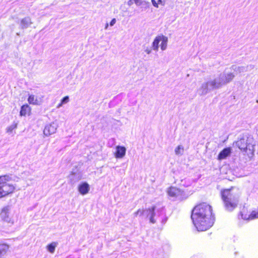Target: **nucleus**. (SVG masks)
<instances>
[{
  "label": "nucleus",
  "instance_id": "nucleus-1",
  "mask_svg": "<svg viewBox=\"0 0 258 258\" xmlns=\"http://www.w3.org/2000/svg\"><path fill=\"white\" fill-rule=\"evenodd\" d=\"M191 218L199 231H206L212 226L215 218L212 207L203 203L196 206L192 210Z\"/></svg>",
  "mask_w": 258,
  "mask_h": 258
},
{
  "label": "nucleus",
  "instance_id": "nucleus-2",
  "mask_svg": "<svg viewBox=\"0 0 258 258\" xmlns=\"http://www.w3.org/2000/svg\"><path fill=\"white\" fill-rule=\"evenodd\" d=\"M235 77L232 73H221L217 77L202 84L201 87L198 90V93L200 96L205 95L212 90L218 89L230 82Z\"/></svg>",
  "mask_w": 258,
  "mask_h": 258
},
{
  "label": "nucleus",
  "instance_id": "nucleus-3",
  "mask_svg": "<svg viewBox=\"0 0 258 258\" xmlns=\"http://www.w3.org/2000/svg\"><path fill=\"white\" fill-rule=\"evenodd\" d=\"M240 195L238 189L234 187L224 189L221 191V199L226 211L232 212L237 207Z\"/></svg>",
  "mask_w": 258,
  "mask_h": 258
},
{
  "label": "nucleus",
  "instance_id": "nucleus-4",
  "mask_svg": "<svg viewBox=\"0 0 258 258\" xmlns=\"http://www.w3.org/2000/svg\"><path fill=\"white\" fill-rule=\"evenodd\" d=\"M234 144L243 152H246L247 150H248L249 154H253L254 151L255 144L253 138L251 135L248 134L240 135L238 140L235 142Z\"/></svg>",
  "mask_w": 258,
  "mask_h": 258
},
{
  "label": "nucleus",
  "instance_id": "nucleus-5",
  "mask_svg": "<svg viewBox=\"0 0 258 258\" xmlns=\"http://www.w3.org/2000/svg\"><path fill=\"white\" fill-rule=\"evenodd\" d=\"M12 180L11 175L6 174L0 176V198L5 197L13 192L15 187L8 182Z\"/></svg>",
  "mask_w": 258,
  "mask_h": 258
},
{
  "label": "nucleus",
  "instance_id": "nucleus-6",
  "mask_svg": "<svg viewBox=\"0 0 258 258\" xmlns=\"http://www.w3.org/2000/svg\"><path fill=\"white\" fill-rule=\"evenodd\" d=\"M151 208H154V212L155 213L154 215V219L155 220L154 223L156 222L157 220H159L161 222L164 224L168 218L166 216V212L164 207H161L160 208H157L155 206H152Z\"/></svg>",
  "mask_w": 258,
  "mask_h": 258
},
{
  "label": "nucleus",
  "instance_id": "nucleus-7",
  "mask_svg": "<svg viewBox=\"0 0 258 258\" xmlns=\"http://www.w3.org/2000/svg\"><path fill=\"white\" fill-rule=\"evenodd\" d=\"M134 214L135 216L137 215H145L146 218L149 219L150 223L154 224L155 220L153 217L155 213L154 212V208H148L144 210L139 209Z\"/></svg>",
  "mask_w": 258,
  "mask_h": 258
},
{
  "label": "nucleus",
  "instance_id": "nucleus-8",
  "mask_svg": "<svg viewBox=\"0 0 258 258\" xmlns=\"http://www.w3.org/2000/svg\"><path fill=\"white\" fill-rule=\"evenodd\" d=\"M82 178V172L77 168H73L71 174L69 176L70 183L71 184H74Z\"/></svg>",
  "mask_w": 258,
  "mask_h": 258
},
{
  "label": "nucleus",
  "instance_id": "nucleus-9",
  "mask_svg": "<svg viewBox=\"0 0 258 258\" xmlns=\"http://www.w3.org/2000/svg\"><path fill=\"white\" fill-rule=\"evenodd\" d=\"M167 192L169 196L178 200H182L184 198L185 194L183 191L179 188L171 187L168 189Z\"/></svg>",
  "mask_w": 258,
  "mask_h": 258
},
{
  "label": "nucleus",
  "instance_id": "nucleus-10",
  "mask_svg": "<svg viewBox=\"0 0 258 258\" xmlns=\"http://www.w3.org/2000/svg\"><path fill=\"white\" fill-rule=\"evenodd\" d=\"M57 127L58 125L55 122L47 124L44 128L43 134L45 136H49L56 132Z\"/></svg>",
  "mask_w": 258,
  "mask_h": 258
},
{
  "label": "nucleus",
  "instance_id": "nucleus-11",
  "mask_svg": "<svg viewBox=\"0 0 258 258\" xmlns=\"http://www.w3.org/2000/svg\"><path fill=\"white\" fill-rule=\"evenodd\" d=\"M232 153V149L230 147H226L224 148L218 154V160H221L226 159L230 156Z\"/></svg>",
  "mask_w": 258,
  "mask_h": 258
},
{
  "label": "nucleus",
  "instance_id": "nucleus-12",
  "mask_svg": "<svg viewBox=\"0 0 258 258\" xmlns=\"http://www.w3.org/2000/svg\"><path fill=\"white\" fill-rule=\"evenodd\" d=\"M90 190V185L87 182H83L78 186V191L82 195H85Z\"/></svg>",
  "mask_w": 258,
  "mask_h": 258
},
{
  "label": "nucleus",
  "instance_id": "nucleus-13",
  "mask_svg": "<svg viewBox=\"0 0 258 258\" xmlns=\"http://www.w3.org/2000/svg\"><path fill=\"white\" fill-rule=\"evenodd\" d=\"M9 210L10 208L9 206L5 207L3 208L1 213V217L2 218L8 223L11 222V219L9 217Z\"/></svg>",
  "mask_w": 258,
  "mask_h": 258
},
{
  "label": "nucleus",
  "instance_id": "nucleus-14",
  "mask_svg": "<svg viewBox=\"0 0 258 258\" xmlns=\"http://www.w3.org/2000/svg\"><path fill=\"white\" fill-rule=\"evenodd\" d=\"M126 148L123 146H117L116 147V152L115 157L117 159L122 158L125 155Z\"/></svg>",
  "mask_w": 258,
  "mask_h": 258
},
{
  "label": "nucleus",
  "instance_id": "nucleus-15",
  "mask_svg": "<svg viewBox=\"0 0 258 258\" xmlns=\"http://www.w3.org/2000/svg\"><path fill=\"white\" fill-rule=\"evenodd\" d=\"M32 24L31 19L29 17H25L20 22V27L22 29L27 28Z\"/></svg>",
  "mask_w": 258,
  "mask_h": 258
},
{
  "label": "nucleus",
  "instance_id": "nucleus-16",
  "mask_svg": "<svg viewBox=\"0 0 258 258\" xmlns=\"http://www.w3.org/2000/svg\"><path fill=\"white\" fill-rule=\"evenodd\" d=\"M161 35L155 37L152 44V47L154 50H155L156 51H158L159 43L161 41Z\"/></svg>",
  "mask_w": 258,
  "mask_h": 258
},
{
  "label": "nucleus",
  "instance_id": "nucleus-17",
  "mask_svg": "<svg viewBox=\"0 0 258 258\" xmlns=\"http://www.w3.org/2000/svg\"><path fill=\"white\" fill-rule=\"evenodd\" d=\"M9 248V246L7 244H0V258H4Z\"/></svg>",
  "mask_w": 258,
  "mask_h": 258
},
{
  "label": "nucleus",
  "instance_id": "nucleus-18",
  "mask_svg": "<svg viewBox=\"0 0 258 258\" xmlns=\"http://www.w3.org/2000/svg\"><path fill=\"white\" fill-rule=\"evenodd\" d=\"M31 108L28 104H25L21 106L20 111L21 116H25L27 113L30 112Z\"/></svg>",
  "mask_w": 258,
  "mask_h": 258
},
{
  "label": "nucleus",
  "instance_id": "nucleus-19",
  "mask_svg": "<svg viewBox=\"0 0 258 258\" xmlns=\"http://www.w3.org/2000/svg\"><path fill=\"white\" fill-rule=\"evenodd\" d=\"M161 43L160 44L161 49L162 50H165L167 48L168 38L163 35H161Z\"/></svg>",
  "mask_w": 258,
  "mask_h": 258
},
{
  "label": "nucleus",
  "instance_id": "nucleus-20",
  "mask_svg": "<svg viewBox=\"0 0 258 258\" xmlns=\"http://www.w3.org/2000/svg\"><path fill=\"white\" fill-rule=\"evenodd\" d=\"M57 245V242H52L51 243L48 244L47 245V250L50 253H54L55 247Z\"/></svg>",
  "mask_w": 258,
  "mask_h": 258
},
{
  "label": "nucleus",
  "instance_id": "nucleus-21",
  "mask_svg": "<svg viewBox=\"0 0 258 258\" xmlns=\"http://www.w3.org/2000/svg\"><path fill=\"white\" fill-rule=\"evenodd\" d=\"M192 183V180L189 178H184L180 180V182L179 183L181 186L184 187H188Z\"/></svg>",
  "mask_w": 258,
  "mask_h": 258
},
{
  "label": "nucleus",
  "instance_id": "nucleus-22",
  "mask_svg": "<svg viewBox=\"0 0 258 258\" xmlns=\"http://www.w3.org/2000/svg\"><path fill=\"white\" fill-rule=\"evenodd\" d=\"M28 101L30 104L33 105H39V102L37 98H35L34 95H30L28 98Z\"/></svg>",
  "mask_w": 258,
  "mask_h": 258
},
{
  "label": "nucleus",
  "instance_id": "nucleus-23",
  "mask_svg": "<svg viewBox=\"0 0 258 258\" xmlns=\"http://www.w3.org/2000/svg\"><path fill=\"white\" fill-rule=\"evenodd\" d=\"M17 125L16 123H13L8 126L7 128V133L10 134L13 133V131L17 128Z\"/></svg>",
  "mask_w": 258,
  "mask_h": 258
},
{
  "label": "nucleus",
  "instance_id": "nucleus-24",
  "mask_svg": "<svg viewBox=\"0 0 258 258\" xmlns=\"http://www.w3.org/2000/svg\"><path fill=\"white\" fill-rule=\"evenodd\" d=\"M183 152V147L181 145L178 146L175 149L176 155H182Z\"/></svg>",
  "mask_w": 258,
  "mask_h": 258
},
{
  "label": "nucleus",
  "instance_id": "nucleus-25",
  "mask_svg": "<svg viewBox=\"0 0 258 258\" xmlns=\"http://www.w3.org/2000/svg\"><path fill=\"white\" fill-rule=\"evenodd\" d=\"M232 68L235 71H238L239 72H243L244 71H246V68L244 67H236L235 66H232Z\"/></svg>",
  "mask_w": 258,
  "mask_h": 258
},
{
  "label": "nucleus",
  "instance_id": "nucleus-26",
  "mask_svg": "<svg viewBox=\"0 0 258 258\" xmlns=\"http://www.w3.org/2000/svg\"><path fill=\"white\" fill-rule=\"evenodd\" d=\"M69 101V97L68 96H66L62 98L61 100V102L58 104V107L61 106L62 104H66Z\"/></svg>",
  "mask_w": 258,
  "mask_h": 258
},
{
  "label": "nucleus",
  "instance_id": "nucleus-27",
  "mask_svg": "<svg viewBox=\"0 0 258 258\" xmlns=\"http://www.w3.org/2000/svg\"><path fill=\"white\" fill-rule=\"evenodd\" d=\"M134 1L137 6H141L143 3L142 0H134Z\"/></svg>",
  "mask_w": 258,
  "mask_h": 258
},
{
  "label": "nucleus",
  "instance_id": "nucleus-28",
  "mask_svg": "<svg viewBox=\"0 0 258 258\" xmlns=\"http://www.w3.org/2000/svg\"><path fill=\"white\" fill-rule=\"evenodd\" d=\"M152 5L156 8H158V3L156 2V0H151Z\"/></svg>",
  "mask_w": 258,
  "mask_h": 258
},
{
  "label": "nucleus",
  "instance_id": "nucleus-29",
  "mask_svg": "<svg viewBox=\"0 0 258 258\" xmlns=\"http://www.w3.org/2000/svg\"><path fill=\"white\" fill-rule=\"evenodd\" d=\"M116 19L115 18H113L111 20V21L110 22V26H113L115 23H116Z\"/></svg>",
  "mask_w": 258,
  "mask_h": 258
},
{
  "label": "nucleus",
  "instance_id": "nucleus-30",
  "mask_svg": "<svg viewBox=\"0 0 258 258\" xmlns=\"http://www.w3.org/2000/svg\"><path fill=\"white\" fill-rule=\"evenodd\" d=\"M145 51L148 54H150L151 53V48H149V47H147L145 49Z\"/></svg>",
  "mask_w": 258,
  "mask_h": 258
},
{
  "label": "nucleus",
  "instance_id": "nucleus-31",
  "mask_svg": "<svg viewBox=\"0 0 258 258\" xmlns=\"http://www.w3.org/2000/svg\"><path fill=\"white\" fill-rule=\"evenodd\" d=\"M158 4H161L162 6H164L165 5V0H158Z\"/></svg>",
  "mask_w": 258,
  "mask_h": 258
},
{
  "label": "nucleus",
  "instance_id": "nucleus-32",
  "mask_svg": "<svg viewBox=\"0 0 258 258\" xmlns=\"http://www.w3.org/2000/svg\"><path fill=\"white\" fill-rule=\"evenodd\" d=\"M114 142H115L114 139L112 138L109 140V141L108 142V144H111V146H112L114 144Z\"/></svg>",
  "mask_w": 258,
  "mask_h": 258
},
{
  "label": "nucleus",
  "instance_id": "nucleus-33",
  "mask_svg": "<svg viewBox=\"0 0 258 258\" xmlns=\"http://www.w3.org/2000/svg\"><path fill=\"white\" fill-rule=\"evenodd\" d=\"M241 218L243 219H247L246 215H245L244 216L242 214H241Z\"/></svg>",
  "mask_w": 258,
  "mask_h": 258
},
{
  "label": "nucleus",
  "instance_id": "nucleus-34",
  "mask_svg": "<svg viewBox=\"0 0 258 258\" xmlns=\"http://www.w3.org/2000/svg\"><path fill=\"white\" fill-rule=\"evenodd\" d=\"M253 215H255V216L253 217V218H258V211L257 213H255L254 214H252V216Z\"/></svg>",
  "mask_w": 258,
  "mask_h": 258
},
{
  "label": "nucleus",
  "instance_id": "nucleus-35",
  "mask_svg": "<svg viewBox=\"0 0 258 258\" xmlns=\"http://www.w3.org/2000/svg\"><path fill=\"white\" fill-rule=\"evenodd\" d=\"M128 5H131L133 3H132V2L131 1H129V2H128Z\"/></svg>",
  "mask_w": 258,
  "mask_h": 258
},
{
  "label": "nucleus",
  "instance_id": "nucleus-36",
  "mask_svg": "<svg viewBox=\"0 0 258 258\" xmlns=\"http://www.w3.org/2000/svg\"><path fill=\"white\" fill-rule=\"evenodd\" d=\"M108 26V24L107 23L105 26V29H107V27Z\"/></svg>",
  "mask_w": 258,
  "mask_h": 258
}]
</instances>
